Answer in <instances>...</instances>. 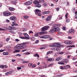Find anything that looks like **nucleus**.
<instances>
[{"label": "nucleus", "mask_w": 77, "mask_h": 77, "mask_svg": "<svg viewBox=\"0 0 77 77\" xmlns=\"http://www.w3.org/2000/svg\"><path fill=\"white\" fill-rule=\"evenodd\" d=\"M35 14L36 15L39 16V17H41V13H40V12H41V11L40 10L38 9H36L35 10Z\"/></svg>", "instance_id": "1"}, {"label": "nucleus", "mask_w": 77, "mask_h": 77, "mask_svg": "<svg viewBox=\"0 0 77 77\" xmlns=\"http://www.w3.org/2000/svg\"><path fill=\"white\" fill-rule=\"evenodd\" d=\"M49 28H50V26H44L41 28L42 31V32H44V31L48 30V29H49Z\"/></svg>", "instance_id": "2"}, {"label": "nucleus", "mask_w": 77, "mask_h": 77, "mask_svg": "<svg viewBox=\"0 0 77 77\" xmlns=\"http://www.w3.org/2000/svg\"><path fill=\"white\" fill-rule=\"evenodd\" d=\"M24 47H23V46H17L16 47H15L14 48V49H19V50H21V49H23Z\"/></svg>", "instance_id": "3"}, {"label": "nucleus", "mask_w": 77, "mask_h": 77, "mask_svg": "<svg viewBox=\"0 0 77 77\" xmlns=\"http://www.w3.org/2000/svg\"><path fill=\"white\" fill-rule=\"evenodd\" d=\"M23 35L24 37H25L27 39H29V35H28V34L26 33H23Z\"/></svg>", "instance_id": "4"}, {"label": "nucleus", "mask_w": 77, "mask_h": 77, "mask_svg": "<svg viewBox=\"0 0 77 77\" xmlns=\"http://www.w3.org/2000/svg\"><path fill=\"white\" fill-rule=\"evenodd\" d=\"M51 36L50 35H46L43 36V38L44 39H47L50 38Z\"/></svg>", "instance_id": "5"}, {"label": "nucleus", "mask_w": 77, "mask_h": 77, "mask_svg": "<svg viewBox=\"0 0 77 77\" xmlns=\"http://www.w3.org/2000/svg\"><path fill=\"white\" fill-rule=\"evenodd\" d=\"M11 14L10 13L6 12H4L3 14V15L5 16H8V15H11Z\"/></svg>", "instance_id": "6"}, {"label": "nucleus", "mask_w": 77, "mask_h": 77, "mask_svg": "<svg viewBox=\"0 0 77 77\" xmlns=\"http://www.w3.org/2000/svg\"><path fill=\"white\" fill-rule=\"evenodd\" d=\"M51 19V15H50L49 16L47 17L46 19V20L47 21H50Z\"/></svg>", "instance_id": "7"}, {"label": "nucleus", "mask_w": 77, "mask_h": 77, "mask_svg": "<svg viewBox=\"0 0 77 77\" xmlns=\"http://www.w3.org/2000/svg\"><path fill=\"white\" fill-rule=\"evenodd\" d=\"M31 4H32V2L30 1H28L24 3V5H31Z\"/></svg>", "instance_id": "8"}, {"label": "nucleus", "mask_w": 77, "mask_h": 77, "mask_svg": "<svg viewBox=\"0 0 77 77\" xmlns=\"http://www.w3.org/2000/svg\"><path fill=\"white\" fill-rule=\"evenodd\" d=\"M64 66V69H68V67L69 68H71V66L69 64L67 65L66 66Z\"/></svg>", "instance_id": "9"}, {"label": "nucleus", "mask_w": 77, "mask_h": 77, "mask_svg": "<svg viewBox=\"0 0 77 77\" xmlns=\"http://www.w3.org/2000/svg\"><path fill=\"white\" fill-rule=\"evenodd\" d=\"M54 59L53 58H49L47 60V61L48 62H51L52 61H54Z\"/></svg>", "instance_id": "10"}, {"label": "nucleus", "mask_w": 77, "mask_h": 77, "mask_svg": "<svg viewBox=\"0 0 77 77\" xmlns=\"http://www.w3.org/2000/svg\"><path fill=\"white\" fill-rule=\"evenodd\" d=\"M62 59V57H59L57 58L55 60L56 61H59V60H61Z\"/></svg>", "instance_id": "11"}, {"label": "nucleus", "mask_w": 77, "mask_h": 77, "mask_svg": "<svg viewBox=\"0 0 77 77\" xmlns=\"http://www.w3.org/2000/svg\"><path fill=\"white\" fill-rule=\"evenodd\" d=\"M53 27H54L55 28L59 27H60V25L59 24H54L53 25Z\"/></svg>", "instance_id": "12"}, {"label": "nucleus", "mask_w": 77, "mask_h": 77, "mask_svg": "<svg viewBox=\"0 0 77 77\" xmlns=\"http://www.w3.org/2000/svg\"><path fill=\"white\" fill-rule=\"evenodd\" d=\"M16 19V17L15 16H12L11 17L10 19L11 20H15Z\"/></svg>", "instance_id": "13"}, {"label": "nucleus", "mask_w": 77, "mask_h": 77, "mask_svg": "<svg viewBox=\"0 0 77 77\" xmlns=\"http://www.w3.org/2000/svg\"><path fill=\"white\" fill-rule=\"evenodd\" d=\"M26 44H29V42H24L22 43V45L23 46H24V45H26Z\"/></svg>", "instance_id": "14"}, {"label": "nucleus", "mask_w": 77, "mask_h": 77, "mask_svg": "<svg viewBox=\"0 0 77 77\" xmlns=\"http://www.w3.org/2000/svg\"><path fill=\"white\" fill-rule=\"evenodd\" d=\"M8 9L10 11H14L15 10V8L12 7H9Z\"/></svg>", "instance_id": "15"}, {"label": "nucleus", "mask_w": 77, "mask_h": 77, "mask_svg": "<svg viewBox=\"0 0 77 77\" xmlns=\"http://www.w3.org/2000/svg\"><path fill=\"white\" fill-rule=\"evenodd\" d=\"M55 31L56 32H59V31H60V28H59V27H57V28H55Z\"/></svg>", "instance_id": "16"}, {"label": "nucleus", "mask_w": 77, "mask_h": 77, "mask_svg": "<svg viewBox=\"0 0 77 77\" xmlns=\"http://www.w3.org/2000/svg\"><path fill=\"white\" fill-rule=\"evenodd\" d=\"M33 3H34V4H35V5H37V4H39V2L36 1V0H35V1H34L33 2Z\"/></svg>", "instance_id": "17"}, {"label": "nucleus", "mask_w": 77, "mask_h": 77, "mask_svg": "<svg viewBox=\"0 0 77 77\" xmlns=\"http://www.w3.org/2000/svg\"><path fill=\"white\" fill-rule=\"evenodd\" d=\"M55 31V28H53L49 31L51 33H53V32H54Z\"/></svg>", "instance_id": "18"}, {"label": "nucleus", "mask_w": 77, "mask_h": 77, "mask_svg": "<svg viewBox=\"0 0 77 77\" xmlns=\"http://www.w3.org/2000/svg\"><path fill=\"white\" fill-rule=\"evenodd\" d=\"M74 29H71L69 31V33H72V32H74Z\"/></svg>", "instance_id": "19"}, {"label": "nucleus", "mask_w": 77, "mask_h": 77, "mask_svg": "<svg viewBox=\"0 0 77 77\" xmlns=\"http://www.w3.org/2000/svg\"><path fill=\"white\" fill-rule=\"evenodd\" d=\"M6 29L10 30H11V27L9 26H8L6 27Z\"/></svg>", "instance_id": "20"}, {"label": "nucleus", "mask_w": 77, "mask_h": 77, "mask_svg": "<svg viewBox=\"0 0 77 77\" xmlns=\"http://www.w3.org/2000/svg\"><path fill=\"white\" fill-rule=\"evenodd\" d=\"M31 39L32 41H35V40L36 39V38L34 37H31Z\"/></svg>", "instance_id": "21"}, {"label": "nucleus", "mask_w": 77, "mask_h": 77, "mask_svg": "<svg viewBox=\"0 0 77 77\" xmlns=\"http://www.w3.org/2000/svg\"><path fill=\"white\" fill-rule=\"evenodd\" d=\"M34 56H35V57H37L38 58L39 57V54L37 53H36L35 55H34Z\"/></svg>", "instance_id": "22"}, {"label": "nucleus", "mask_w": 77, "mask_h": 77, "mask_svg": "<svg viewBox=\"0 0 77 77\" xmlns=\"http://www.w3.org/2000/svg\"><path fill=\"white\" fill-rule=\"evenodd\" d=\"M9 31L10 33H12V34H15L16 33L15 32L13 31H12V30L11 29Z\"/></svg>", "instance_id": "23"}, {"label": "nucleus", "mask_w": 77, "mask_h": 77, "mask_svg": "<svg viewBox=\"0 0 77 77\" xmlns=\"http://www.w3.org/2000/svg\"><path fill=\"white\" fill-rule=\"evenodd\" d=\"M74 44V42L71 41H69V44Z\"/></svg>", "instance_id": "24"}, {"label": "nucleus", "mask_w": 77, "mask_h": 77, "mask_svg": "<svg viewBox=\"0 0 77 77\" xmlns=\"http://www.w3.org/2000/svg\"><path fill=\"white\" fill-rule=\"evenodd\" d=\"M41 6H42L40 4H38V5H37V6L36 5L35 6V7H38V8H41Z\"/></svg>", "instance_id": "25"}, {"label": "nucleus", "mask_w": 77, "mask_h": 77, "mask_svg": "<svg viewBox=\"0 0 77 77\" xmlns=\"http://www.w3.org/2000/svg\"><path fill=\"white\" fill-rule=\"evenodd\" d=\"M12 73V72L11 71H10L9 72H6V73H5V75H9V74H11Z\"/></svg>", "instance_id": "26"}, {"label": "nucleus", "mask_w": 77, "mask_h": 77, "mask_svg": "<svg viewBox=\"0 0 77 77\" xmlns=\"http://www.w3.org/2000/svg\"><path fill=\"white\" fill-rule=\"evenodd\" d=\"M64 44L69 45V41H66L64 42Z\"/></svg>", "instance_id": "27"}, {"label": "nucleus", "mask_w": 77, "mask_h": 77, "mask_svg": "<svg viewBox=\"0 0 77 77\" xmlns=\"http://www.w3.org/2000/svg\"><path fill=\"white\" fill-rule=\"evenodd\" d=\"M12 24H14V26H18V24L15 23V22H12Z\"/></svg>", "instance_id": "28"}, {"label": "nucleus", "mask_w": 77, "mask_h": 77, "mask_svg": "<svg viewBox=\"0 0 77 77\" xmlns=\"http://www.w3.org/2000/svg\"><path fill=\"white\" fill-rule=\"evenodd\" d=\"M53 52V51H49L47 52L46 55H48V54H50L51 53H52Z\"/></svg>", "instance_id": "29"}, {"label": "nucleus", "mask_w": 77, "mask_h": 77, "mask_svg": "<svg viewBox=\"0 0 77 77\" xmlns=\"http://www.w3.org/2000/svg\"><path fill=\"white\" fill-rule=\"evenodd\" d=\"M24 18L25 19H26L27 20L28 18H29V16H24Z\"/></svg>", "instance_id": "30"}, {"label": "nucleus", "mask_w": 77, "mask_h": 77, "mask_svg": "<svg viewBox=\"0 0 77 77\" xmlns=\"http://www.w3.org/2000/svg\"><path fill=\"white\" fill-rule=\"evenodd\" d=\"M60 48L58 47L56 48V50L57 51H60Z\"/></svg>", "instance_id": "31"}, {"label": "nucleus", "mask_w": 77, "mask_h": 77, "mask_svg": "<svg viewBox=\"0 0 77 77\" xmlns=\"http://www.w3.org/2000/svg\"><path fill=\"white\" fill-rule=\"evenodd\" d=\"M22 29L23 30V32H26V30H27V29L26 28H22Z\"/></svg>", "instance_id": "32"}, {"label": "nucleus", "mask_w": 77, "mask_h": 77, "mask_svg": "<svg viewBox=\"0 0 77 77\" xmlns=\"http://www.w3.org/2000/svg\"><path fill=\"white\" fill-rule=\"evenodd\" d=\"M64 63H68L69 61L67 59H65L64 60Z\"/></svg>", "instance_id": "33"}, {"label": "nucleus", "mask_w": 77, "mask_h": 77, "mask_svg": "<svg viewBox=\"0 0 77 77\" xmlns=\"http://www.w3.org/2000/svg\"><path fill=\"white\" fill-rule=\"evenodd\" d=\"M75 47V45H69V46H66V47Z\"/></svg>", "instance_id": "34"}, {"label": "nucleus", "mask_w": 77, "mask_h": 77, "mask_svg": "<svg viewBox=\"0 0 77 77\" xmlns=\"http://www.w3.org/2000/svg\"><path fill=\"white\" fill-rule=\"evenodd\" d=\"M11 27L12 29H13L14 30L17 29V27L12 26Z\"/></svg>", "instance_id": "35"}, {"label": "nucleus", "mask_w": 77, "mask_h": 77, "mask_svg": "<svg viewBox=\"0 0 77 77\" xmlns=\"http://www.w3.org/2000/svg\"><path fill=\"white\" fill-rule=\"evenodd\" d=\"M39 33H36L34 35V36H39Z\"/></svg>", "instance_id": "36"}, {"label": "nucleus", "mask_w": 77, "mask_h": 77, "mask_svg": "<svg viewBox=\"0 0 77 77\" xmlns=\"http://www.w3.org/2000/svg\"><path fill=\"white\" fill-rule=\"evenodd\" d=\"M38 34L39 35H39H44V34H43V32H38Z\"/></svg>", "instance_id": "37"}, {"label": "nucleus", "mask_w": 77, "mask_h": 77, "mask_svg": "<svg viewBox=\"0 0 77 77\" xmlns=\"http://www.w3.org/2000/svg\"><path fill=\"white\" fill-rule=\"evenodd\" d=\"M2 54H3V55H8V54H9L8 53H6L5 52L3 53Z\"/></svg>", "instance_id": "38"}, {"label": "nucleus", "mask_w": 77, "mask_h": 77, "mask_svg": "<svg viewBox=\"0 0 77 77\" xmlns=\"http://www.w3.org/2000/svg\"><path fill=\"white\" fill-rule=\"evenodd\" d=\"M53 47H56L57 46V43H54L53 44Z\"/></svg>", "instance_id": "39"}, {"label": "nucleus", "mask_w": 77, "mask_h": 77, "mask_svg": "<svg viewBox=\"0 0 77 77\" xmlns=\"http://www.w3.org/2000/svg\"><path fill=\"white\" fill-rule=\"evenodd\" d=\"M36 66V65L35 64L33 65H32V68H35Z\"/></svg>", "instance_id": "40"}, {"label": "nucleus", "mask_w": 77, "mask_h": 77, "mask_svg": "<svg viewBox=\"0 0 77 77\" xmlns=\"http://www.w3.org/2000/svg\"><path fill=\"white\" fill-rule=\"evenodd\" d=\"M20 38H21V39H26V37H19Z\"/></svg>", "instance_id": "41"}, {"label": "nucleus", "mask_w": 77, "mask_h": 77, "mask_svg": "<svg viewBox=\"0 0 77 77\" xmlns=\"http://www.w3.org/2000/svg\"><path fill=\"white\" fill-rule=\"evenodd\" d=\"M63 74H61L60 75H57V76H58V77H61L62 76H63Z\"/></svg>", "instance_id": "42"}, {"label": "nucleus", "mask_w": 77, "mask_h": 77, "mask_svg": "<svg viewBox=\"0 0 77 77\" xmlns=\"http://www.w3.org/2000/svg\"><path fill=\"white\" fill-rule=\"evenodd\" d=\"M15 51H16V52H17V53H19V52L20 51V50L15 49Z\"/></svg>", "instance_id": "43"}, {"label": "nucleus", "mask_w": 77, "mask_h": 77, "mask_svg": "<svg viewBox=\"0 0 77 77\" xmlns=\"http://www.w3.org/2000/svg\"><path fill=\"white\" fill-rule=\"evenodd\" d=\"M30 54V52H27L26 53H25L24 54H25V55H27L28 54Z\"/></svg>", "instance_id": "44"}, {"label": "nucleus", "mask_w": 77, "mask_h": 77, "mask_svg": "<svg viewBox=\"0 0 77 77\" xmlns=\"http://www.w3.org/2000/svg\"><path fill=\"white\" fill-rule=\"evenodd\" d=\"M61 63L62 65H65V62H64V60H62L61 61Z\"/></svg>", "instance_id": "45"}, {"label": "nucleus", "mask_w": 77, "mask_h": 77, "mask_svg": "<svg viewBox=\"0 0 77 77\" xmlns=\"http://www.w3.org/2000/svg\"><path fill=\"white\" fill-rule=\"evenodd\" d=\"M64 53L63 52H60L58 53V54H63Z\"/></svg>", "instance_id": "46"}, {"label": "nucleus", "mask_w": 77, "mask_h": 77, "mask_svg": "<svg viewBox=\"0 0 77 77\" xmlns=\"http://www.w3.org/2000/svg\"><path fill=\"white\" fill-rule=\"evenodd\" d=\"M75 9V8H73L72 10V12H74Z\"/></svg>", "instance_id": "47"}, {"label": "nucleus", "mask_w": 77, "mask_h": 77, "mask_svg": "<svg viewBox=\"0 0 77 77\" xmlns=\"http://www.w3.org/2000/svg\"><path fill=\"white\" fill-rule=\"evenodd\" d=\"M17 70H20V69H21V67H18L17 68Z\"/></svg>", "instance_id": "48"}, {"label": "nucleus", "mask_w": 77, "mask_h": 77, "mask_svg": "<svg viewBox=\"0 0 77 77\" xmlns=\"http://www.w3.org/2000/svg\"><path fill=\"white\" fill-rule=\"evenodd\" d=\"M60 45V44L59 43H57V46L56 47H59Z\"/></svg>", "instance_id": "49"}, {"label": "nucleus", "mask_w": 77, "mask_h": 77, "mask_svg": "<svg viewBox=\"0 0 77 77\" xmlns=\"http://www.w3.org/2000/svg\"><path fill=\"white\" fill-rule=\"evenodd\" d=\"M28 66H32V63H29V64H28Z\"/></svg>", "instance_id": "50"}, {"label": "nucleus", "mask_w": 77, "mask_h": 77, "mask_svg": "<svg viewBox=\"0 0 77 77\" xmlns=\"http://www.w3.org/2000/svg\"><path fill=\"white\" fill-rule=\"evenodd\" d=\"M39 2L41 3H44V0H39Z\"/></svg>", "instance_id": "51"}, {"label": "nucleus", "mask_w": 77, "mask_h": 77, "mask_svg": "<svg viewBox=\"0 0 77 77\" xmlns=\"http://www.w3.org/2000/svg\"><path fill=\"white\" fill-rule=\"evenodd\" d=\"M16 56H21V55L20 54H16Z\"/></svg>", "instance_id": "52"}, {"label": "nucleus", "mask_w": 77, "mask_h": 77, "mask_svg": "<svg viewBox=\"0 0 77 77\" xmlns=\"http://www.w3.org/2000/svg\"><path fill=\"white\" fill-rule=\"evenodd\" d=\"M0 68H4V65H0Z\"/></svg>", "instance_id": "53"}, {"label": "nucleus", "mask_w": 77, "mask_h": 77, "mask_svg": "<svg viewBox=\"0 0 77 77\" xmlns=\"http://www.w3.org/2000/svg\"><path fill=\"white\" fill-rule=\"evenodd\" d=\"M62 29L63 30H66V28L65 26H63V27Z\"/></svg>", "instance_id": "54"}, {"label": "nucleus", "mask_w": 77, "mask_h": 77, "mask_svg": "<svg viewBox=\"0 0 77 77\" xmlns=\"http://www.w3.org/2000/svg\"><path fill=\"white\" fill-rule=\"evenodd\" d=\"M9 39H10V38H8L6 39V41H7V42H8Z\"/></svg>", "instance_id": "55"}, {"label": "nucleus", "mask_w": 77, "mask_h": 77, "mask_svg": "<svg viewBox=\"0 0 77 77\" xmlns=\"http://www.w3.org/2000/svg\"><path fill=\"white\" fill-rule=\"evenodd\" d=\"M1 30H2V31L3 30V31H5V30L4 29L0 28V31Z\"/></svg>", "instance_id": "56"}, {"label": "nucleus", "mask_w": 77, "mask_h": 77, "mask_svg": "<svg viewBox=\"0 0 77 77\" xmlns=\"http://www.w3.org/2000/svg\"><path fill=\"white\" fill-rule=\"evenodd\" d=\"M66 21L67 23H69V21H70V20H69V19L66 20Z\"/></svg>", "instance_id": "57"}, {"label": "nucleus", "mask_w": 77, "mask_h": 77, "mask_svg": "<svg viewBox=\"0 0 77 77\" xmlns=\"http://www.w3.org/2000/svg\"><path fill=\"white\" fill-rule=\"evenodd\" d=\"M30 33H33V32L32 31H29V34H30Z\"/></svg>", "instance_id": "58"}, {"label": "nucleus", "mask_w": 77, "mask_h": 77, "mask_svg": "<svg viewBox=\"0 0 77 77\" xmlns=\"http://www.w3.org/2000/svg\"><path fill=\"white\" fill-rule=\"evenodd\" d=\"M15 41H16V42H18L20 41V40H19V39H15Z\"/></svg>", "instance_id": "59"}, {"label": "nucleus", "mask_w": 77, "mask_h": 77, "mask_svg": "<svg viewBox=\"0 0 77 77\" xmlns=\"http://www.w3.org/2000/svg\"><path fill=\"white\" fill-rule=\"evenodd\" d=\"M39 40H36L35 42V44H38V42H39Z\"/></svg>", "instance_id": "60"}, {"label": "nucleus", "mask_w": 77, "mask_h": 77, "mask_svg": "<svg viewBox=\"0 0 77 77\" xmlns=\"http://www.w3.org/2000/svg\"><path fill=\"white\" fill-rule=\"evenodd\" d=\"M59 9H60V8H57V9H56V11H59Z\"/></svg>", "instance_id": "61"}, {"label": "nucleus", "mask_w": 77, "mask_h": 77, "mask_svg": "<svg viewBox=\"0 0 77 77\" xmlns=\"http://www.w3.org/2000/svg\"><path fill=\"white\" fill-rule=\"evenodd\" d=\"M60 69H64V68L62 66H61L60 67Z\"/></svg>", "instance_id": "62"}, {"label": "nucleus", "mask_w": 77, "mask_h": 77, "mask_svg": "<svg viewBox=\"0 0 77 77\" xmlns=\"http://www.w3.org/2000/svg\"><path fill=\"white\" fill-rule=\"evenodd\" d=\"M68 17V13H67L65 15V17L66 18H67V17Z\"/></svg>", "instance_id": "63"}, {"label": "nucleus", "mask_w": 77, "mask_h": 77, "mask_svg": "<svg viewBox=\"0 0 77 77\" xmlns=\"http://www.w3.org/2000/svg\"><path fill=\"white\" fill-rule=\"evenodd\" d=\"M75 19H77V14H76L75 16Z\"/></svg>", "instance_id": "64"}]
</instances>
